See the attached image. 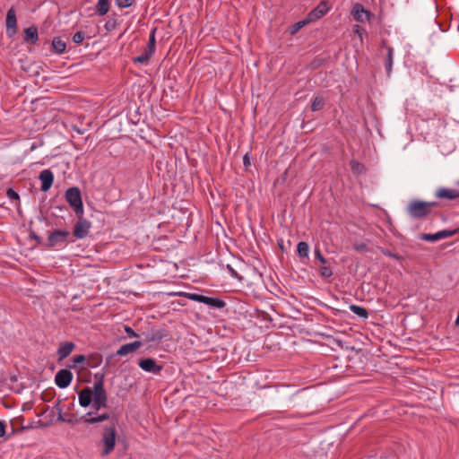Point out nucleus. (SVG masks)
Instances as JSON below:
<instances>
[{
	"instance_id": "nucleus-1",
	"label": "nucleus",
	"mask_w": 459,
	"mask_h": 459,
	"mask_svg": "<svg viewBox=\"0 0 459 459\" xmlns=\"http://www.w3.org/2000/svg\"><path fill=\"white\" fill-rule=\"evenodd\" d=\"M117 444V425L112 422L103 429L101 437L97 443L100 454L102 457L109 455L115 449Z\"/></svg>"
},
{
	"instance_id": "nucleus-2",
	"label": "nucleus",
	"mask_w": 459,
	"mask_h": 459,
	"mask_svg": "<svg viewBox=\"0 0 459 459\" xmlns=\"http://www.w3.org/2000/svg\"><path fill=\"white\" fill-rule=\"evenodd\" d=\"M436 206V202L412 200L408 204L406 212L413 219H421L428 216Z\"/></svg>"
},
{
	"instance_id": "nucleus-3",
	"label": "nucleus",
	"mask_w": 459,
	"mask_h": 459,
	"mask_svg": "<svg viewBox=\"0 0 459 459\" xmlns=\"http://www.w3.org/2000/svg\"><path fill=\"white\" fill-rule=\"evenodd\" d=\"M95 378L97 380L93 384L92 407L97 411L108 407V395L104 388L103 375L99 377L98 374H96Z\"/></svg>"
},
{
	"instance_id": "nucleus-4",
	"label": "nucleus",
	"mask_w": 459,
	"mask_h": 459,
	"mask_svg": "<svg viewBox=\"0 0 459 459\" xmlns=\"http://www.w3.org/2000/svg\"><path fill=\"white\" fill-rule=\"evenodd\" d=\"M65 200L74 209L76 215L83 214V204L82 200L81 191L78 187H70L65 191Z\"/></svg>"
},
{
	"instance_id": "nucleus-5",
	"label": "nucleus",
	"mask_w": 459,
	"mask_h": 459,
	"mask_svg": "<svg viewBox=\"0 0 459 459\" xmlns=\"http://www.w3.org/2000/svg\"><path fill=\"white\" fill-rule=\"evenodd\" d=\"M70 232L66 230H56L48 237L47 247L49 248L64 246L68 243Z\"/></svg>"
},
{
	"instance_id": "nucleus-6",
	"label": "nucleus",
	"mask_w": 459,
	"mask_h": 459,
	"mask_svg": "<svg viewBox=\"0 0 459 459\" xmlns=\"http://www.w3.org/2000/svg\"><path fill=\"white\" fill-rule=\"evenodd\" d=\"M79 219L74 226L73 235L77 239L84 238L91 230V223L83 219L82 215L78 216Z\"/></svg>"
},
{
	"instance_id": "nucleus-7",
	"label": "nucleus",
	"mask_w": 459,
	"mask_h": 459,
	"mask_svg": "<svg viewBox=\"0 0 459 459\" xmlns=\"http://www.w3.org/2000/svg\"><path fill=\"white\" fill-rule=\"evenodd\" d=\"M6 35L9 38L14 37L17 33V18L15 10L11 7L6 13Z\"/></svg>"
},
{
	"instance_id": "nucleus-8",
	"label": "nucleus",
	"mask_w": 459,
	"mask_h": 459,
	"mask_svg": "<svg viewBox=\"0 0 459 459\" xmlns=\"http://www.w3.org/2000/svg\"><path fill=\"white\" fill-rule=\"evenodd\" d=\"M73 380V374L68 369H60L55 377L56 385L62 389L68 387Z\"/></svg>"
},
{
	"instance_id": "nucleus-9",
	"label": "nucleus",
	"mask_w": 459,
	"mask_h": 459,
	"mask_svg": "<svg viewBox=\"0 0 459 459\" xmlns=\"http://www.w3.org/2000/svg\"><path fill=\"white\" fill-rule=\"evenodd\" d=\"M457 232H458V230H443L437 231L434 234H429V233L423 234L421 236V239L429 241V242H435V241L440 240L442 238H446L452 237L455 234H456Z\"/></svg>"
},
{
	"instance_id": "nucleus-10",
	"label": "nucleus",
	"mask_w": 459,
	"mask_h": 459,
	"mask_svg": "<svg viewBox=\"0 0 459 459\" xmlns=\"http://www.w3.org/2000/svg\"><path fill=\"white\" fill-rule=\"evenodd\" d=\"M110 414L108 412L97 414L95 411H89L83 417V422L87 425H92L109 420Z\"/></svg>"
},
{
	"instance_id": "nucleus-11",
	"label": "nucleus",
	"mask_w": 459,
	"mask_h": 459,
	"mask_svg": "<svg viewBox=\"0 0 459 459\" xmlns=\"http://www.w3.org/2000/svg\"><path fill=\"white\" fill-rule=\"evenodd\" d=\"M138 366L145 372L158 374L161 371L162 367L158 365L155 359L152 358L141 359Z\"/></svg>"
},
{
	"instance_id": "nucleus-12",
	"label": "nucleus",
	"mask_w": 459,
	"mask_h": 459,
	"mask_svg": "<svg viewBox=\"0 0 459 459\" xmlns=\"http://www.w3.org/2000/svg\"><path fill=\"white\" fill-rule=\"evenodd\" d=\"M39 178L41 182L40 190L47 192L54 182V174L50 169H44L39 173Z\"/></svg>"
},
{
	"instance_id": "nucleus-13",
	"label": "nucleus",
	"mask_w": 459,
	"mask_h": 459,
	"mask_svg": "<svg viewBox=\"0 0 459 459\" xmlns=\"http://www.w3.org/2000/svg\"><path fill=\"white\" fill-rule=\"evenodd\" d=\"M351 13L353 18L360 22H368L371 16L370 13L365 10L363 5L359 3L353 5Z\"/></svg>"
},
{
	"instance_id": "nucleus-14",
	"label": "nucleus",
	"mask_w": 459,
	"mask_h": 459,
	"mask_svg": "<svg viewBox=\"0 0 459 459\" xmlns=\"http://www.w3.org/2000/svg\"><path fill=\"white\" fill-rule=\"evenodd\" d=\"M80 406L86 408L93 402V388L85 387L78 393Z\"/></svg>"
},
{
	"instance_id": "nucleus-15",
	"label": "nucleus",
	"mask_w": 459,
	"mask_h": 459,
	"mask_svg": "<svg viewBox=\"0 0 459 459\" xmlns=\"http://www.w3.org/2000/svg\"><path fill=\"white\" fill-rule=\"evenodd\" d=\"M435 196L439 199L455 200L459 198V190L440 187L436 191Z\"/></svg>"
},
{
	"instance_id": "nucleus-16",
	"label": "nucleus",
	"mask_w": 459,
	"mask_h": 459,
	"mask_svg": "<svg viewBox=\"0 0 459 459\" xmlns=\"http://www.w3.org/2000/svg\"><path fill=\"white\" fill-rule=\"evenodd\" d=\"M142 345L143 343L140 341L126 343L117 351V355L120 357L126 356L129 353L134 352L136 350L142 347Z\"/></svg>"
},
{
	"instance_id": "nucleus-17",
	"label": "nucleus",
	"mask_w": 459,
	"mask_h": 459,
	"mask_svg": "<svg viewBox=\"0 0 459 459\" xmlns=\"http://www.w3.org/2000/svg\"><path fill=\"white\" fill-rule=\"evenodd\" d=\"M328 6L326 2H321L320 4L312 10L308 15L307 19L310 22L316 21L323 17L328 12Z\"/></svg>"
},
{
	"instance_id": "nucleus-18",
	"label": "nucleus",
	"mask_w": 459,
	"mask_h": 459,
	"mask_svg": "<svg viewBox=\"0 0 459 459\" xmlns=\"http://www.w3.org/2000/svg\"><path fill=\"white\" fill-rule=\"evenodd\" d=\"M75 345L72 342H65L60 344L57 350L58 360L61 361L67 358L74 351Z\"/></svg>"
},
{
	"instance_id": "nucleus-19",
	"label": "nucleus",
	"mask_w": 459,
	"mask_h": 459,
	"mask_svg": "<svg viewBox=\"0 0 459 459\" xmlns=\"http://www.w3.org/2000/svg\"><path fill=\"white\" fill-rule=\"evenodd\" d=\"M382 47L386 50V56L385 57V66L386 69L387 75L389 76L392 73L393 67V56H394V48L385 44V41L382 42Z\"/></svg>"
},
{
	"instance_id": "nucleus-20",
	"label": "nucleus",
	"mask_w": 459,
	"mask_h": 459,
	"mask_svg": "<svg viewBox=\"0 0 459 459\" xmlns=\"http://www.w3.org/2000/svg\"><path fill=\"white\" fill-rule=\"evenodd\" d=\"M38 39V29L35 26H30L24 30V41L26 43L36 44Z\"/></svg>"
},
{
	"instance_id": "nucleus-21",
	"label": "nucleus",
	"mask_w": 459,
	"mask_h": 459,
	"mask_svg": "<svg viewBox=\"0 0 459 459\" xmlns=\"http://www.w3.org/2000/svg\"><path fill=\"white\" fill-rule=\"evenodd\" d=\"M171 296H178V297H185L190 300L197 301L200 303L204 302V296L197 293H190V292H184V291H178V292H171L169 293Z\"/></svg>"
},
{
	"instance_id": "nucleus-22",
	"label": "nucleus",
	"mask_w": 459,
	"mask_h": 459,
	"mask_svg": "<svg viewBox=\"0 0 459 459\" xmlns=\"http://www.w3.org/2000/svg\"><path fill=\"white\" fill-rule=\"evenodd\" d=\"M203 303L215 308H222L226 305V303L221 299L207 296H204Z\"/></svg>"
},
{
	"instance_id": "nucleus-23",
	"label": "nucleus",
	"mask_w": 459,
	"mask_h": 459,
	"mask_svg": "<svg viewBox=\"0 0 459 459\" xmlns=\"http://www.w3.org/2000/svg\"><path fill=\"white\" fill-rule=\"evenodd\" d=\"M52 48L57 54H63L66 48V43L59 37L52 40Z\"/></svg>"
},
{
	"instance_id": "nucleus-24",
	"label": "nucleus",
	"mask_w": 459,
	"mask_h": 459,
	"mask_svg": "<svg viewBox=\"0 0 459 459\" xmlns=\"http://www.w3.org/2000/svg\"><path fill=\"white\" fill-rule=\"evenodd\" d=\"M109 6L110 4L108 0H99L96 5V13L100 16H103L108 13Z\"/></svg>"
},
{
	"instance_id": "nucleus-25",
	"label": "nucleus",
	"mask_w": 459,
	"mask_h": 459,
	"mask_svg": "<svg viewBox=\"0 0 459 459\" xmlns=\"http://www.w3.org/2000/svg\"><path fill=\"white\" fill-rule=\"evenodd\" d=\"M350 310L360 318L367 319L368 317V312L363 307L352 304L350 306Z\"/></svg>"
},
{
	"instance_id": "nucleus-26",
	"label": "nucleus",
	"mask_w": 459,
	"mask_h": 459,
	"mask_svg": "<svg viewBox=\"0 0 459 459\" xmlns=\"http://www.w3.org/2000/svg\"><path fill=\"white\" fill-rule=\"evenodd\" d=\"M297 252L299 257L305 258L308 256L309 246L307 242L301 241L297 246Z\"/></svg>"
},
{
	"instance_id": "nucleus-27",
	"label": "nucleus",
	"mask_w": 459,
	"mask_h": 459,
	"mask_svg": "<svg viewBox=\"0 0 459 459\" xmlns=\"http://www.w3.org/2000/svg\"><path fill=\"white\" fill-rule=\"evenodd\" d=\"M350 167L352 172L358 175L362 174L366 171L365 166L356 160H351L350 161Z\"/></svg>"
},
{
	"instance_id": "nucleus-28",
	"label": "nucleus",
	"mask_w": 459,
	"mask_h": 459,
	"mask_svg": "<svg viewBox=\"0 0 459 459\" xmlns=\"http://www.w3.org/2000/svg\"><path fill=\"white\" fill-rule=\"evenodd\" d=\"M156 30H157V29L154 28L151 31L150 37H149V42L145 48L147 50H149V52H152V53L155 52V48H156V39H155Z\"/></svg>"
},
{
	"instance_id": "nucleus-29",
	"label": "nucleus",
	"mask_w": 459,
	"mask_h": 459,
	"mask_svg": "<svg viewBox=\"0 0 459 459\" xmlns=\"http://www.w3.org/2000/svg\"><path fill=\"white\" fill-rule=\"evenodd\" d=\"M153 54L154 53L149 52V50L145 48L143 54L134 58V62L145 64L149 61V59L152 56Z\"/></svg>"
},
{
	"instance_id": "nucleus-30",
	"label": "nucleus",
	"mask_w": 459,
	"mask_h": 459,
	"mask_svg": "<svg viewBox=\"0 0 459 459\" xmlns=\"http://www.w3.org/2000/svg\"><path fill=\"white\" fill-rule=\"evenodd\" d=\"M324 107V100L321 97H316L312 103H311V110L312 111H318L320 109H322Z\"/></svg>"
},
{
	"instance_id": "nucleus-31",
	"label": "nucleus",
	"mask_w": 459,
	"mask_h": 459,
	"mask_svg": "<svg viewBox=\"0 0 459 459\" xmlns=\"http://www.w3.org/2000/svg\"><path fill=\"white\" fill-rule=\"evenodd\" d=\"M310 21H308V19L307 18L306 20H303V21H299L298 22H296L292 28H291V30H290V33L291 34H295L297 33L301 28H303L307 23H308Z\"/></svg>"
},
{
	"instance_id": "nucleus-32",
	"label": "nucleus",
	"mask_w": 459,
	"mask_h": 459,
	"mask_svg": "<svg viewBox=\"0 0 459 459\" xmlns=\"http://www.w3.org/2000/svg\"><path fill=\"white\" fill-rule=\"evenodd\" d=\"M353 32L355 35H357L360 41L363 40V36L367 34V30L361 27L360 25H354L353 27Z\"/></svg>"
},
{
	"instance_id": "nucleus-33",
	"label": "nucleus",
	"mask_w": 459,
	"mask_h": 459,
	"mask_svg": "<svg viewBox=\"0 0 459 459\" xmlns=\"http://www.w3.org/2000/svg\"><path fill=\"white\" fill-rule=\"evenodd\" d=\"M380 252L387 256V257H390V258H393V259H396V260H402L403 257L395 253H393L392 251L390 250H387L385 248H383V247H380Z\"/></svg>"
},
{
	"instance_id": "nucleus-34",
	"label": "nucleus",
	"mask_w": 459,
	"mask_h": 459,
	"mask_svg": "<svg viewBox=\"0 0 459 459\" xmlns=\"http://www.w3.org/2000/svg\"><path fill=\"white\" fill-rule=\"evenodd\" d=\"M134 0H116V4L120 8H127L133 4Z\"/></svg>"
},
{
	"instance_id": "nucleus-35",
	"label": "nucleus",
	"mask_w": 459,
	"mask_h": 459,
	"mask_svg": "<svg viewBox=\"0 0 459 459\" xmlns=\"http://www.w3.org/2000/svg\"><path fill=\"white\" fill-rule=\"evenodd\" d=\"M227 269L231 277L238 279V281L243 279L230 264H227Z\"/></svg>"
},
{
	"instance_id": "nucleus-36",
	"label": "nucleus",
	"mask_w": 459,
	"mask_h": 459,
	"mask_svg": "<svg viewBox=\"0 0 459 459\" xmlns=\"http://www.w3.org/2000/svg\"><path fill=\"white\" fill-rule=\"evenodd\" d=\"M84 39V33L82 31H77L74 36H73V41L76 44H80L82 42V40Z\"/></svg>"
},
{
	"instance_id": "nucleus-37",
	"label": "nucleus",
	"mask_w": 459,
	"mask_h": 459,
	"mask_svg": "<svg viewBox=\"0 0 459 459\" xmlns=\"http://www.w3.org/2000/svg\"><path fill=\"white\" fill-rule=\"evenodd\" d=\"M6 195L11 200H18L19 199V195L13 188H9L7 190Z\"/></svg>"
},
{
	"instance_id": "nucleus-38",
	"label": "nucleus",
	"mask_w": 459,
	"mask_h": 459,
	"mask_svg": "<svg viewBox=\"0 0 459 459\" xmlns=\"http://www.w3.org/2000/svg\"><path fill=\"white\" fill-rule=\"evenodd\" d=\"M315 256H316V259L319 260L320 263H322V264H326L327 263L326 259L321 254V251H320L319 248H316L315 249Z\"/></svg>"
},
{
	"instance_id": "nucleus-39",
	"label": "nucleus",
	"mask_w": 459,
	"mask_h": 459,
	"mask_svg": "<svg viewBox=\"0 0 459 459\" xmlns=\"http://www.w3.org/2000/svg\"><path fill=\"white\" fill-rule=\"evenodd\" d=\"M320 273L323 277H326V278L333 275V272L329 267H322L320 270Z\"/></svg>"
},
{
	"instance_id": "nucleus-40",
	"label": "nucleus",
	"mask_w": 459,
	"mask_h": 459,
	"mask_svg": "<svg viewBox=\"0 0 459 459\" xmlns=\"http://www.w3.org/2000/svg\"><path fill=\"white\" fill-rule=\"evenodd\" d=\"M353 248H354L356 251H359V252L367 251V250H368V247H367V245H366L365 243H357V244H354Z\"/></svg>"
},
{
	"instance_id": "nucleus-41",
	"label": "nucleus",
	"mask_w": 459,
	"mask_h": 459,
	"mask_svg": "<svg viewBox=\"0 0 459 459\" xmlns=\"http://www.w3.org/2000/svg\"><path fill=\"white\" fill-rule=\"evenodd\" d=\"M85 356L84 355H76L73 358V361L74 364H81L85 361Z\"/></svg>"
},
{
	"instance_id": "nucleus-42",
	"label": "nucleus",
	"mask_w": 459,
	"mask_h": 459,
	"mask_svg": "<svg viewBox=\"0 0 459 459\" xmlns=\"http://www.w3.org/2000/svg\"><path fill=\"white\" fill-rule=\"evenodd\" d=\"M162 338H163L162 333L161 332H157V333H153V335L152 336L150 341H160Z\"/></svg>"
},
{
	"instance_id": "nucleus-43",
	"label": "nucleus",
	"mask_w": 459,
	"mask_h": 459,
	"mask_svg": "<svg viewBox=\"0 0 459 459\" xmlns=\"http://www.w3.org/2000/svg\"><path fill=\"white\" fill-rule=\"evenodd\" d=\"M5 429L6 424L4 423V421L0 420V437H3L5 435Z\"/></svg>"
},
{
	"instance_id": "nucleus-44",
	"label": "nucleus",
	"mask_w": 459,
	"mask_h": 459,
	"mask_svg": "<svg viewBox=\"0 0 459 459\" xmlns=\"http://www.w3.org/2000/svg\"><path fill=\"white\" fill-rule=\"evenodd\" d=\"M125 331L130 336H137V333L129 326H125Z\"/></svg>"
},
{
	"instance_id": "nucleus-45",
	"label": "nucleus",
	"mask_w": 459,
	"mask_h": 459,
	"mask_svg": "<svg viewBox=\"0 0 459 459\" xmlns=\"http://www.w3.org/2000/svg\"><path fill=\"white\" fill-rule=\"evenodd\" d=\"M243 164L245 167H247L250 165V159L248 157V153H246L243 157Z\"/></svg>"
},
{
	"instance_id": "nucleus-46",
	"label": "nucleus",
	"mask_w": 459,
	"mask_h": 459,
	"mask_svg": "<svg viewBox=\"0 0 459 459\" xmlns=\"http://www.w3.org/2000/svg\"><path fill=\"white\" fill-rule=\"evenodd\" d=\"M100 360H101V358L100 357V358H98L97 361H95L93 363L89 362V366L91 368L97 367L100 364Z\"/></svg>"
},
{
	"instance_id": "nucleus-47",
	"label": "nucleus",
	"mask_w": 459,
	"mask_h": 459,
	"mask_svg": "<svg viewBox=\"0 0 459 459\" xmlns=\"http://www.w3.org/2000/svg\"><path fill=\"white\" fill-rule=\"evenodd\" d=\"M33 238H34L35 239H37L38 241L39 240V238H38L37 236H33Z\"/></svg>"
},
{
	"instance_id": "nucleus-48",
	"label": "nucleus",
	"mask_w": 459,
	"mask_h": 459,
	"mask_svg": "<svg viewBox=\"0 0 459 459\" xmlns=\"http://www.w3.org/2000/svg\"><path fill=\"white\" fill-rule=\"evenodd\" d=\"M456 185L459 186V180L456 182Z\"/></svg>"
}]
</instances>
